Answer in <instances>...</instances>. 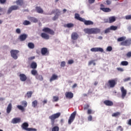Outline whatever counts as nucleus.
Returning <instances> with one entry per match:
<instances>
[{
    "label": "nucleus",
    "mask_w": 131,
    "mask_h": 131,
    "mask_svg": "<svg viewBox=\"0 0 131 131\" xmlns=\"http://www.w3.org/2000/svg\"><path fill=\"white\" fill-rule=\"evenodd\" d=\"M42 31L45 33H41L40 36L42 38H44V39H50V35H49V34H51V35H54V34H55V32L54 30L50 29L48 27L43 28ZM47 33H48L49 34Z\"/></svg>",
    "instance_id": "1"
},
{
    "label": "nucleus",
    "mask_w": 131,
    "mask_h": 131,
    "mask_svg": "<svg viewBox=\"0 0 131 131\" xmlns=\"http://www.w3.org/2000/svg\"><path fill=\"white\" fill-rule=\"evenodd\" d=\"M84 32L88 34H97L101 32V30L97 28H87L84 29Z\"/></svg>",
    "instance_id": "2"
},
{
    "label": "nucleus",
    "mask_w": 131,
    "mask_h": 131,
    "mask_svg": "<svg viewBox=\"0 0 131 131\" xmlns=\"http://www.w3.org/2000/svg\"><path fill=\"white\" fill-rule=\"evenodd\" d=\"M116 84H117V79H111L105 84V88L112 89L115 87Z\"/></svg>",
    "instance_id": "3"
},
{
    "label": "nucleus",
    "mask_w": 131,
    "mask_h": 131,
    "mask_svg": "<svg viewBox=\"0 0 131 131\" xmlns=\"http://www.w3.org/2000/svg\"><path fill=\"white\" fill-rule=\"evenodd\" d=\"M61 116V113H57L54 114L52 115L49 117V118L51 120V125L54 126L55 125V119H57V118H59Z\"/></svg>",
    "instance_id": "4"
},
{
    "label": "nucleus",
    "mask_w": 131,
    "mask_h": 131,
    "mask_svg": "<svg viewBox=\"0 0 131 131\" xmlns=\"http://www.w3.org/2000/svg\"><path fill=\"white\" fill-rule=\"evenodd\" d=\"M29 126V124L27 122H24L21 125V128L26 131H37V129L34 128H28Z\"/></svg>",
    "instance_id": "5"
},
{
    "label": "nucleus",
    "mask_w": 131,
    "mask_h": 131,
    "mask_svg": "<svg viewBox=\"0 0 131 131\" xmlns=\"http://www.w3.org/2000/svg\"><path fill=\"white\" fill-rule=\"evenodd\" d=\"M10 54L13 59H14V60H17V59H18V54H19L18 50H12L10 51Z\"/></svg>",
    "instance_id": "6"
},
{
    "label": "nucleus",
    "mask_w": 131,
    "mask_h": 131,
    "mask_svg": "<svg viewBox=\"0 0 131 131\" xmlns=\"http://www.w3.org/2000/svg\"><path fill=\"white\" fill-rule=\"evenodd\" d=\"M120 45L124 47H128L131 45V39H125L124 41L121 42Z\"/></svg>",
    "instance_id": "7"
},
{
    "label": "nucleus",
    "mask_w": 131,
    "mask_h": 131,
    "mask_svg": "<svg viewBox=\"0 0 131 131\" xmlns=\"http://www.w3.org/2000/svg\"><path fill=\"white\" fill-rule=\"evenodd\" d=\"M75 116H76V111H74L70 116L69 121H68V123L69 124H71L72 122H73V121L74 119H75Z\"/></svg>",
    "instance_id": "8"
},
{
    "label": "nucleus",
    "mask_w": 131,
    "mask_h": 131,
    "mask_svg": "<svg viewBox=\"0 0 131 131\" xmlns=\"http://www.w3.org/2000/svg\"><path fill=\"white\" fill-rule=\"evenodd\" d=\"M18 9H19V7L18 6H17V5L12 6L8 9V10L7 11V13L11 14V13H12V12H13V11H16V10H18Z\"/></svg>",
    "instance_id": "9"
},
{
    "label": "nucleus",
    "mask_w": 131,
    "mask_h": 131,
    "mask_svg": "<svg viewBox=\"0 0 131 131\" xmlns=\"http://www.w3.org/2000/svg\"><path fill=\"white\" fill-rule=\"evenodd\" d=\"M120 90L121 93V98L122 99H124V98H125V97L126 96L127 91L124 89V87L123 86L121 87Z\"/></svg>",
    "instance_id": "10"
},
{
    "label": "nucleus",
    "mask_w": 131,
    "mask_h": 131,
    "mask_svg": "<svg viewBox=\"0 0 131 131\" xmlns=\"http://www.w3.org/2000/svg\"><path fill=\"white\" fill-rule=\"evenodd\" d=\"M52 13L53 14H55V13H56V15H55L53 18L52 19L53 20V21H56V20H57V19H58V18H59V15L57 14L60 13H61L60 12V10L58 9H56L55 10H53L52 11Z\"/></svg>",
    "instance_id": "11"
},
{
    "label": "nucleus",
    "mask_w": 131,
    "mask_h": 131,
    "mask_svg": "<svg viewBox=\"0 0 131 131\" xmlns=\"http://www.w3.org/2000/svg\"><path fill=\"white\" fill-rule=\"evenodd\" d=\"M49 53L50 52L47 48H43L41 49V54L42 56H46V55H49Z\"/></svg>",
    "instance_id": "12"
},
{
    "label": "nucleus",
    "mask_w": 131,
    "mask_h": 131,
    "mask_svg": "<svg viewBox=\"0 0 131 131\" xmlns=\"http://www.w3.org/2000/svg\"><path fill=\"white\" fill-rule=\"evenodd\" d=\"M79 37V35L77 32H73L71 35V39L72 40H76Z\"/></svg>",
    "instance_id": "13"
},
{
    "label": "nucleus",
    "mask_w": 131,
    "mask_h": 131,
    "mask_svg": "<svg viewBox=\"0 0 131 131\" xmlns=\"http://www.w3.org/2000/svg\"><path fill=\"white\" fill-rule=\"evenodd\" d=\"M91 52H100L103 53L104 52V49L102 48H93L91 49Z\"/></svg>",
    "instance_id": "14"
},
{
    "label": "nucleus",
    "mask_w": 131,
    "mask_h": 131,
    "mask_svg": "<svg viewBox=\"0 0 131 131\" xmlns=\"http://www.w3.org/2000/svg\"><path fill=\"white\" fill-rule=\"evenodd\" d=\"M103 103L106 106H113V105H114L113 102L112 101L109 100H104L103 101Z\"/></svg>",
    "instance_id": "15"
},
{
    "label": "nucleus",
    "mask_w": 131,
    "mask_h": 131,
    "mask_svg": "<svg viewBox=\"0 0 131 131\" xmlns=\"http://www.w3.org/2000/svg\"><path fill=\"white\" fill-rule=\"evenodd\" d=\"M19 122H21V119L19 118H14L11 121V123L13 124L19 123Z\"/></svg>",
    "instance_id": "16"
},
{
    "label": "nucleus",
    "mask_w": 131,
    "mask_h": 131,
    "mask_svg": "<svg viewBox=\"0 0 131 131\" xmlns=\"http://www.w3.org/2000/svg\"><path fill=\"white\" fill-rule=\"evenodd\" d=\"M19 78L21 81H26L27 80V77L24 74H19Z\"/></svg>",
    "instance_id": "17"
},
{
    "label": "nucleus",
    "mask_w": 131,
    "mask_h": 131,
    "mask_svg": "<svg viewBox=\"0 0 131 131\" xmlns=\"http://www.w3.org/2000/svg\"><path fill=\"white\" fill-rule=\"evenodd\" d=\"M116 21V18L115 16H111L108 18V20L105 21L106 23H113V22H115Z\"/></svg>",
    "instance_id": "18"
},
{
    "label": "nucleus",
    "mask_w": 131,
    "mask_h": 131,
    "mask_svg": "<svg viewBox=\"0 0 131 131\" xmlns=\"http://www.w3.org/2000/svg\"><path fill=\"white\" fill-rule=\"evenodd\" d=\"M65 96L66 98L68 99H72V98H73V93H72V92H66Z\"/></svg>",
    "instance_id": "19"
},
{
    "label": "nucleus",
    "mask_w": 131,
    "mask_h": 131,
    "mask_svg": "<svg viewBox=\"0 0 131 131\" xmlns=\"http://www.w3.org/2000/svg\"><path fill=\"white\" fill-rule=\"evenodd\" d=\"M82 22H83L85 25H93L94 24V23L92 20H86L84 18H83V20Z\"/></svg>",
    "instance_id": "20"
},
{
    "label": "nucleus",
    "mask_w": 131,
    "mask_h": 131,
    "mask_svg": "<svg viewBox=\"0 0 131 131\" xmlns=\"http://www.w3.org/2000/svg\"><path fill=\"white\" fill-rule=\"evenodd\" d=\"M27 38V34H21L19 36V39L20 41H24V40H25V39H26Z\"/></svg>",
    "instance_id": "21"
},
{
    "label": "nucleus",
    "mask_w": 131,
    "mask_h": 131,
    "mask_svg": "<svg viewBox=\"0 0 131 131\" xmlns=\"http://www.w3.org/2000/svg\"><path fill=\"white\" fill-rule=\"evenodd\" d=\"M75 18L77 20H79V21H80L81 22H82L83 21V19L82 17H80V15L78 14V13H75Z\"/></svg>",
    "instance_id": "22"
},
{
    "label": "nucleus",
    "mask_w": 131,
    "mask_h": 131,
    "mask_svg": "<svg viewBox=\"0 0 131 131\" xmlns=\"http://www.w3.org/2000/svg\"><path fill=\"white\" fill-rule=\"evenodd\" d=\"M35 10L37 13L39 14H42V13H43V10H42L40 7H36Z\"/></svg>",
    "instance_id": "23"
},
{
    "label": "nucleus",
    "mask_w": 131,
    "mask_h": 131,
    "mask_svg": "<svg viewBox=\"0 0 131 131\" xmlns=\"http://www.w3.org/2000/svg\"><path fill=\"white\" fill-rule=\"evenodd\" d=\"M56 79H58V76L56 74H53L50 79V81L52 82V81H54V80H56Z\"/></svg>",
    "instance_id": "24"
},
{
    "label": "nucleus",
    "mask_w": 131,
    "mask_h": 131,
    "mask_svg": "<svg viewBox=\"0 0 131 131\" xmlns=\"http://www.w3.org/2000/svg\"><path fill=\"white\" fill-rule=\"evenodd\" d=\"M12 111V103H10L8 104L7 107V113L9 114Z\"/></svg>",
    "instance_id": "25"
},
{
    "label": "nucleus",
    "mask_w": 131,
    "mask_h": 131,
    "mask_svg": "<svg viewBox=\"0 0 131 131\" xmlns=\"http://www.w3.org/2000/svg\"><path fill=\"white\" fill-rule=\"evenodd\" d=\"M31 68H32V69H36V68H37V64L36 63V62L33 61L31 64Z\"/></svg>",
    "instance_id": "26"
},
{
    "label": "nucleus",
    "mask_w": 131,
    "mask_h": 131,
    "mask_svg": "<svg viewBox=\"0 0 131 131\" xmlns=\"http://www.w3.org/2000/svg\"><path fill=\"white\" fill-rule=\"evenodd\" d=\"M35 78L38 80H40V81H42V80H43V77H42V75H39L38 74L35 76Z\"/></svg>",
    "instance_id": "27"
},
{
    "label": "nucleus",
    "mask_w": 131,
    "mask_h": 131,
    "mask_svg": "<svg viewBox=\"0 0 131 131\" xmlns=\"http://www.w3.org/2000/svg\"><path fill=\"white\" fill-rule=\"evenodd\" d=\"M100 10L103 11V12H105V13L111 12V10L109 8H100Z\"/></svg>",
    "instance_id": "28"
},
{
    "label": "nucleus",
    "mask_w": 131,
    "mask_h": 131,
    "mask_svg": "<svg viewBox=\"0 0 131 131\" xmlns=\"http://www.w3.org/2000/svg\"><path fill=\"white\" fill-rule=\"evenodd\" d=\"M125 39H126V37L122 36V37L118 38L117 41H118L119 42H122V41H124Z\"/></svg>",
    "instance_id": "29"
},
{
    "label": "nucleus",
    "mask_w": 131,
    "mask_h": 131,
    "mask_svg": "<svg viewBox=\"0 0 131 131\" xmlns=\"http://www.w3.org/2000/svg\"><path fill=\"white\" fill-rule=\"evenodd\" d=\"M32 94H33L32 91H29L27 93V94H26L25 97V98H26V97H27V98H31V97L32 96Z\"/></svg>",
    "instance_id": "30"
},
{
    "label": "nucleus",
    "mask_w": 131,
    "mask_h": 131,
    "mask_svg": "<svg viewBox=\"0 0 131 131\" xmlns=\"http://www.w3.org/2000/svg\"><path fill=\"white\" fill-rule=\"evenodd\" d=\"M28 47L29 49H31L32 50L34 49L35 45H34V43H33V42H29L28 43Z\"/></svg>",
    "instance_id": "31"
},
{
    "label": "nucleus",
    "mask_w": 131,
    "mask_h": 131,
    "mask_svg": "<svg viewBox=\"0 0 131 131\" xmlns=\"http://www.w3.org/2000/svg\"><path fill=\"white\" fill-rule=\"evenodd\" d=\"M31 73L32 75H34V76H36L38 74L37 71L35 70V69H34L33 70H32L31 72Z\"/></svg>",
    "instance_id": "32"
},
{
    "label": "nucleus",
    "mask_w": 131,
    "mask_h": 131,
    "mask_svg": "<svg viewBox=\"0 0 131 131\" xmlns=\"http://www.w3.org/2000/svg\"><path fill=\"white\" fill-rule=\"evenodd\" d=\"M15 3L16 5H18L19 6H22L24 4L23 0H17Z\"/></svg>",
    "instance_id": "33"
},
{
    "label": "nucleus",
    "mask_w": 131,
    "mask_h": 131,
    "mask_svg": "<svg viewBox=\"0 0 131 131\" xmlns=\"http://www.w3.org/2000/svg\"><path fill=\"white\" fill-rule=\"evenodd\" d=\"M74 25L73 24L69 23L64 25V27H67L68 28H71V27H73Z\"/></svg>",
    "instance_id": "34"
},
{
    "label": "nucleus",
    "mask_w": 131,
    "mask_h": 131,
    "mask_svg": "<svg viewBox=\"0 0 131 131\" xmlns=\"http://www.w3.org/2000/svg\"><path fill=\"white\" fill-rule=\"evenodd\" d=\"M120 65H122V66H127V65H128V62L127 61H123L121 62Z\"/></svg>",
    "instance_id": "35"
},
{
    "label": "nucleus",
    "mask_w": 131,
    "mask_h": 131,
    "mask_svg": "<svg viewBox=\"0 0 131 131\" xmlns=\"http://www.w3.org/2000/svg\"><path fill=\"white\" fill-rule=\"evenodd\" d=\"M17 107L19 110H21L22 112H24V111H25V108H24V107L22 106V105H17Z\"/></svg>",
    "instance_id": "36"
},
{
    "label": "nucleus",
    "mask_w": 131,
    "mask_h": 131,
    "mask_svg": "<svg viewBox=\"0 0 131 131\" xmlns=\"http://www.w3.org/2000/svg\"><path fill=\"white\" fill-rule=\"evenodd\" d=\"M32 107L35 108L37 106V100H34L32 103Z\"/></svg>",
    "instance_id": "37"
},
{
    "label": "nucleus",
    "mask_w": 131,
    "mask_h": 131,
    "mask_svg": "<svg viewBox=\"0 0 131 131\" xmlns=\"http://www.w3.org/2000/svg\"><path fill=\"white\" fill-rule=\"evenodd\" d=\"M23 25L27 26V25H30V24H31V23H30V21H29V20H25L23 23Z\"/></svg>",
    "instance_id": "38"
},
{
    "label": "nucleus",
    "mask_w": 131,
    "mask_h": 131,
    "mask_svg": "<svg viewBox=\"0 0 131 131\" xmlns=\"http://www.w3.org/2000/svg\"><path fill=\"white\" fill-rule=\"evenodd\" d=\"M59 129L60 128H59V126H55L52 128V131H59Z\"/></svg>",
    "instance_id": "39"
},
{
    "label": "nucleus",
    "mask_w": 131,
    "mask_h": 131,
    "mask_svg": "<svg viewBox=\"0 0 131 131\" xmlns=\"http://www.w3.org/2000/svg\"><path fill=\"white\" fill-rule=\"evenodd\" d=\"M120 116V113L119 112H116L112 114L113 117H117V116Z\"/></svg>",
    "instance_id": "40"
},
{
    "label": "nucleus",
    "mask_w": 131,
    "mask_h": 131,
    "mask_svg": "<svg viewBox=\"0 0 131 131\" xmlns=\"http://www.w3.org/2000/svg\"><path fill=\"white\" fill-rule=\"evenodd\" d=\"M88 114H94L95 113V112L93 111L92 109H88L87 111Z\"/></svg>",
    "instance_id": "41"
},
{
    "label": "nucleus",
    "mask_w": 131,
    "mask_h": 131,
    "mask_svg": "<svg viewBox=\"0 0 131 131\" xmlns=\"http://www.w3.org/2000/svg\"><path fill=\"white\" fill-rule=\"evenodd\" d=\"M110 29L111 30H117V26H112L110 27Z\"/></svg>",
    "instance_id": "42"
},
{
    "label": "nucleus",
    "mask_w": 131,
    "mask_h": 131,
    "mask_svg": "<svg viewBox=\"0 0 131 131\" xmlns=\"http://www.w3.org/2000/svg\"><path fill=\"white\" fill-rule=\"evenodd\" d=\"M53 102H58V101H59L58 97L53 96Z\"/></svg>",
    "instance_id": "43"
},
{
    "label": "nucleus",
    "mask_w": 131,
    "mask_h": 131,
    "mask_svg": "<svg viewBox=\"0 0 131 131\" xmlns=\"http://www.w3.org/2000/svg\"><path fill=\"white\" fill-rule=\"evenodd\" d=\"M89 108H90V104H86L84 106V110H89Z\"/></svg>",
    "instance_id": "44"
},
{
    "label": "nucleus",
    "mask_w": 131,
    "mask_h": 131,
    "mask_svg": "<svg viewBox=\"0 0 131 131\" xmlns=\"http://www.w3.org/2000/svg\"><path fill=\"white\" fill-rule=\"evenodd\" d=\"M21 105L24 106V107H27V102L26 101H22L21 102Z\"/></svg>",
    "instance_id": "45"
},
{
    "label": "nucleus",
    "mask_w": 131,
    "mask_h": 131,
    "mask_svg": "<svg viewBox=\"0 0 131 131\" xmlns=\"http://www.w3.org/2000/svg\"><path fill=\"white\" fill-rule=\"evenodd\" d=\"M73 63H74V60H73V59L69 60L68 61V64H69V65H71L72 64H73Z\"/></svg>",
    "instance_id": "46"
},
{
    "label": "nucleus",
    "mask_w": 131,
    "mask_h": 131,
    "mask_svg": "<svg viewBox=\"0 0 131 131\" xmlns=\"http://www.w3.org/2000/svg\"><path fill=\"white\" fill-rule=\"evenodd\" d=\"M110 28H108L107 29H105L104 30V33L106 34L107 33H109V32H110Z\"/></svg>",
    "instance_id": "47"
},
{
    "label": "nucleus",
    "mask_w": 131,
    "mask_h": 131,
    "mask_svg": "<svg viewBox=\"0 0 131 131\" xmlns=\"http://www.w3.org/2000/svg\"><path fill=\"white\" fill-rule=\"evenodd\" d=\"M106 51H107V52H111V51H112V47L111 46L107 47L106 48Z\"/></svg>",
    "instance_id": "48"
},
{
    "label": "nucleus",
    "mask_w": 131,
    "mask_h": 131,
    "mask_svg": "<svg viewBox=\"0 0 131 131\" xmlns=\"http://www.w3.org/2000/svg\"><path fill=\"white\" fill-rule=\"evenodd\" d=\"M66 65V62L65 61H62L60 63L61 67H65Z\"/></svg>",
    "instance_id": "49"
},
{
    "label": "nucleus",
    "mask_w": 131,
    "mask_h": 131,
    "mask_svg": "<svg viewBox=\"0 0 131 131\" xmlns=\"http://www.w3.org/2000/svg\"><path fill=\"white\" fill-rule=\"evenodd\" d=\"M117 70L120 71V72H123V71H124V70H123L122 68H117Z\"/></svg>",
    "instance_id": "50"
},
{
    "label": "nucleus",
    "mask_w": 131,
    "mask_h": 131,
    "mask_svg": "<svg viewBox=\"0 0 131 131\" xmlns=\"http://www.w3.org/2000/svg\"><path fill=\"white\" fill-rule=\"evenodd\" d=\"M126 20H131V15H128L125 16Z\"/></svg>",
    "instance_id": "51"
},
{
    "label": "nucleus",
    "mask_w": 131,
    "mask_h": 131,
    "mask_svg": "<svg viewBox=\"0 0 131 131\" xmlns=\"http://www.w3.org/2000/svg\"><path fill=\"white\" fill-rule=\"evenodd\" d=\"M88 2L90 5H92V4H94L96 2V0H88Z\"/></svg>",
    "instance_id": "52"
},
{
    "label": "nucleus",
    "mask_w": 131,
    "mask_h": 131,
    "mask_svg": "<svg viewBox=\"0 0 131 131\" xmlns=\"http://www.w3.org/2000/svg\"><path fill=\"white\" fill-rule=\"evenodd\" d=\"M16 33H17L18 34H20V33H21V30L19 28L16 29Z\"/></svg>",
    "instance_id": "53"
},
{
    "label": "nucleus",
    "mask_w": 131,
    "mask_h": 131,
    "mask_svg": "<svg viewBox=\"0 0 131 131\" xmlns=\"http://www.w3.org/2000/svg\"><path fill=\"white\" fill-rule=\"evenodd\" d=\"M89 121H92L93 120V117L91 115H90L88 118Z\"/></svg>",
    "instance_id": "54"
},
{
    "label": "nucleus",
    "mask_w": 131,
    "mask_h": 131,
    "mask_svg": "<svg viewBox=\"0 0 131 131\" xmlns=\"http://www.w3.org/2000/svg\"><path fill=\"white\" fill-rule=\"evenodd\" d=\"M34 59H35V57L32 56L28 58V61H32V60H34Z\"/></svg>",
    "instance_id": "55"
},
{
    "label": "nucleus",
    "mask_w": 131,
    "mask_h": 131,
    "mask_svg": "<svg viewBox=\"0 0 131 131\" xmlns=\"http://www.w3.org/2000/svg\"><path fill=\"white\" fill-rule=\"evenodd\" d=\"M117 130H120V131H123V128H122V127H121V126H119L117 128Z\"/></svg>",
    "instance_id": "56"
},
{
    "label": "nucleus",
    "mask_w": 131,
    "mask_h": 131,
    "mask_svg": "<svg viewBox=\"0 0 131 131\" xmlns=\"http://www.w3.org/2000/svg\"><path fill=\"white\" fill-rule=\"evenodd\" d=\"M94 62H95V60H91L89 62L88 65L90 66L92 64H93Z\"/></svg>",
    "instance_id": "57"
},
{
    "label": "nucleus",
    "mask_w": 131,
    "mask_h": 131,
    "mask_svg": "<svg viewBox=\"0 0 131 131\" xmlns=\"http://www.w3.org/2000/svg\"><path fill=\"white\" fill-rule=\"evenodd\" d=\"M32 21L33 22H34V23H37V22H38L37 18H33Z\"/></svg>",
    "instance_id": "58"
},
{
    "label": "nucleus",
    "mask_w": 131,
    "mask_h": 131,
    "mask_svg": "<svg viewBox=\"0 0 131 131\" xmlns=\"http://www.w3.org/2000/svg\"><path fill=\"white\" fill-rule=\"evenodd\" d=\"M130 80V77H128L124 79V81L126 82V81H129Z\"/></svg>",
    "instance_id": "59"
},
{
    "label": "nucleus",
    "mask_w": 131,
    "mask_h": 131,
    "mask_svg": "<svg viewBox=\"0 0 131 131\" xmlns=\"http://www.w3.org/2000/svg\"><path fill=\"white\" fill-rule=\"evenodd\" d=\"M6 2V0H0V3L1 4H5Z\"/></svg>",
    "instance_id": "60"
},
{
    "label": "nucleus",
    "mask_w": 131,
    "mask_h": 131,
    "mask_svg": "<svg viewBox=\"0 0 131 131\" xmlns=\"http://www.w3.org/2000/svg\"><path fill=\"white\" fill-rule=\"evenodd\" d=\"M106 3L107 5H111V2L109 0H107L106 1Z\"/></svg>",
    "instance_id": "61"
},
{
    "label": "nucleus",
    "mask_w": 131,
    "mask_h": 131,
    "mask_svg": "<svg viewBox=\"0 0 131 131\" xmlns=\"http://www.w3.org/2000/svg\"><path fill=\"white\" fill-rule=\"evenodd\" d=\"M76 86H77V84L75 83V84H74L73 85L72 88H73V89H75V88H76Z\"/></svg>",
    "instance_id": "62"
},
{
    "label": "nucleus",
    "mask_w": 131,
    "mask_h": 131,
    "mask_svg": "<svg viewBox=\"0 0 131 131\" xmlns=\"http://www.w3.org/2000/svg\"><path fill=\"white\" fill-rule=\"evenodd\" d=\"M42 103H43V104L45 105V104H47L48 103V100H44L43 101H42Z\"/></svg>",
    "instance_id": "63"
},
{
    "label": "nucleus",
    "mask_w": 131,
    "mask_h": 131,
    "mask_svg": "<svg viewBox=\"0 0 131 131\" xmlns=\"http://www.w3.org/2000/svg\"><path fill=\"white\" fill-rule=\"evenodd\" d=\"M128 124H129V125H131V119H130L128 120Z\"/></svg>",
    "instance_id": "64"
}]
</instances>
